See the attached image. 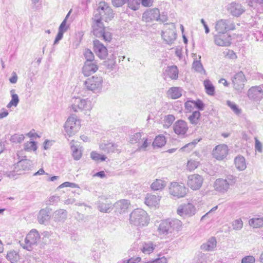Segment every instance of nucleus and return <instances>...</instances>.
Listing matches in <instances>:
<instances>
[{"label": "nucleus", "mask_w": 263, "mask_h": 263, "mask_svg": "<svg viewBox=\"0 0 263 263\" xmlns=\"http://www.w3.org/2000/svg\"><path fill=\"white\" fill-rule=\"evenodd\" d=\"M182 227V222L180 220L177 219H168L161 221L158 231L160 235L172 239L174 237L173 233L181 230Z\"/></svg>", "instance_id": "nucleus-1"}, {"label": "nucleus", "mask_w": 263, "mask_h": 263, "mask_svg": "<svg viewBox=\"0 0 263 263\" xmlns=\"http://www.w3.org/2000/svg\"><path fill=\"white\" fill-rule=\"evenodd\" d=\"M129 222L137 226H144L149 223L147 213L141 209L134 210L130 214Z\"/></svg>", "instance_id": "nucleus-2"}, {"label": "nucleus", "mask_w": 263, "mask_h": 263, "mask_svg": "<svg viewBox=\"0 0 263 263\" xmlns=\"http://www.w3.org/2000/svg\"><path fill=\"white\" fill-rule=\"evenodd\" d=\"M114 15L113 11L108 5L105 2H101L94 12L93 16L107 22L113 18Z\"/></svg>", "instance_id": "nucleus-3"}, {"label": "nucleus", "mask_w": 263, "mask_h": 263, "mask_svg": "<svg viewBox=\"0 0 263 263\" xmlns=\"http://www.w3.org/2000/svg\"><path fill=\"white\" fill-rule=\"evenodd\" d=\"M84 85L87 89L93 92H99L102 88L103 78L101 77L92 76L87 79L84 82Z\"/></svg>", "instance_id": "nucleus-4"}, {"label": "nucleus", "mask_w": 263, "mask_h": 263, "mask_svg": "<svg viewBox=\"0 0 263 263\" xmlns=\"http://www.w3.org/2000/svg\"><path fill=\"white\" fill-rule=\"evenodd\" d=\"M80 127V121L74 116L69 117L64 125L65 131L69 137L74 135L78 131Z\"/></svg>", "instance_id": "nucleus-5"}, {"label": "nucleus", "mask_w": 263, "mask_h": 263, "mask_svg": "<svg viewBox=\"0 0 263 263\" xmlns=\"http://www.w3.org/2000/svg\"><path fill=\"white\" fill-rule=\"evenodd\" d=\"M72 109L74 112L78 111H90L92 106L90 101L82 99L79 97L73 98L72 99Z\"/></svg>", "instance_id": "nucleus-6"}, {"label": "nucleus", "mask_w": 263, "mask_h": 263, "mask_svg": "<svg viewBox=\"0 0 263 263\" xmlns=\"http://www.w3.org/2000/svg\"><path fill=\"white\" fill-rule=\"evenodd\" d=\"M40 239V235L37 230L33 229L27 235L25 243L21 244L24 249L30 251L32 247L36 245Z\"/></svg>", "instance_id": "nucleus-7"}, {"label": "nucleus", "mask_w": 263, "mask_h": 263, "mask_svg": "<svg viewBox=\"0 0 263 263\" xmlns=\"http://www.w3.org/2000/svg\"><path fill=\"white\" fill-rule=\"evenodd\" d=\"M234 88L238 92L241 93L247 82L245 75L242 71L235 73L232 78Z\"/></svg>", "instance_id": "nucleus-8"}, {"label": "nucleus", "mask_w": 263, "mask_h": 263, "mask_svg": "<svg viewBox=\"0 0 263 263\" xmlns=\"http://www.w3.org/2000/svg\"><path fill=\"white\" fill-rule=\"evenodd\" d=\"M235 28V24L229 20H219L216 23L215 26V30L217 33H227L228 31L233 30Z\"/></svg>", "instance_id": "nucleus-9"}, {"label": "nucleus", "mask_w": 263, "mask_h": 263, "mask_svg": "<svg viewBox=\"0 0 263 263\" xmlns=\"http://www.w3.org/2000/svg\"><path fill=\"white\" fill-rule=\"evenodd\" d=\"M203 181L202 176L194 174L188 176L187 185L193 190H198L202 186Z\"/></svg>", "instance_id": "nucleus-10"}, {"label": "nucleus", "mask_w": 263, "mask_h": 263, "mask_svg": "<svg viewBox=\"0 0 263 263\" xmlns=\"http://www.w3.org/2000/svg\"><path fill=\"white\" fill-rule=\"evenodd\" d=\"M187 189L184 185L177 182H172L169 188L170 193L178 198L183 197L186 194Z\"/></svg>", "instance_id": "nucleus-11"}, {"label": "nucleus", "mask_w": 263, "mask_h": 263, "mask_svg": "<svg viewBox=\"0 0 263 263\" xmlns=\"http://www.w3.org/2000/svg\"><path fill=\"white\" fill-rule=\"evenodd\" d=\"M177 213L183 217H191L195 215L196 208L194 205L190 203L181 204L178 206Z\"/></svg>", "instance_id": "nucleus-12"}, {"label": "nucleus", "mask_w": 263, "mask_h": 263, "mask_svg": "<svg viewBox=\"0 0 263 263\" xmlns=\"http://www.w3.org/2000/svg\"><path fill=\"white\" fill-rule=\"evenodd\" d=\"M231 36L226 33L214 34L215 44L219 46H229L231 44Z\"/></svg>", "instance_id": "nucleus-13"}, {"label": "nucleus", "mask_w": 263, "mask_h": 263, "mask_svg": "<svg viewBox=\"0 0 263 263\" xmlns=\"http://www.w3.org/2000/svg\"><path fill=\"white\" fill-rule=\"evenodd\" d=\"M228 151V147L227 145L224 144H219L214 148L212 155L213 157L217 160H223L227 156Z\"/></svg>", "instance_id": "nucleus-14"}, {"label": "nucleus", "mask_w": 263, "mask_h": 263, "mask_svg": "<svg viewBox=\"0 0 263 263\" xmlns=\"http://www.w3.org/2000/svg\"><path fill=\"white\" fill-rule=\"evenodd\" d=\"M92 32L94 35L97 37H100L102 35V32L105 29L104 25L102 22V20L93 16L92 18Z\"/></svg>", "instance_id": "nucleus-15"}, {"label": "nucleus", "mask_w": 263, "mask_h": 263, "mask_svg": "<svg viewBox=\"0 0 263 263\" xmlns=\"http://www.w3.org/2000/svg\"><path fill=\"white\" fill-rule=\"evenodd\" d=\"M112 203L104 196L100 197L98 202V209L102 213H109L113 209Z\"/></svg>", "instance_id": "nucleus-16"}, {"label": "nucleus", "mask_w": 263, "mask_h": 263, "mask_svg": "<svg viewBox=\"0 0 263 263\" xmlns=\"http://www.w3.org/2000/svg\"><path fill=\"white\" fill-rule=\"evenodd\" d=\"M248 96L250 99L255 101H259L263 98V91L260 86L251 87L248 91Z\"/></svg>", "instance_id": "nucleus-17"}, {"label": "nucleus", "mask_w": 263, "mask_h": 263, "mask_svg": "<svg viewBox=\"0 0 263 263\" xmlns=\"http://www.w3.org/2000/svg\"><path fill=\"white\" fill-rule=\"evenodd\" d=\"M93 50L98 57L101 59H105L107 54L108 51L106 47L99 40L93 41Z\"/></svg>", "instance_id": "nucleus-18"}, {"label": "nucleus", "mask_w": 263, "mask_h": 263, "mask_svg": "<svg viewBox=\"0 0 263 263\" xmlns=\"http://www.w3.org/2000/svg\"><path fill=\"white\" fill-rule=\"evenodd\" d=\"M142 18L146 22L159 21V18H160L159 10L157 8L147 10L143 13Z\"/></svg>", "instance_id": "nucleus-19"}, {"label": "nucleus", "mask_w": 263, "mask_h": 263, "mask_svg": "<svg viewBox=\"0 0 263 263\" xmlns=\"http://www.w3.org/2000/svg\"><path fill=\"white\" fill-rule=\"evenodd\" d=\"M228 10L233 16L238 17L245 12V9L241 4L232 2L228 5Z\"/></svg>", "instance_id": "nucleus-20"}, {"label": "nucleus", "mask_w": 263, "mask_h": 263, "mask_svg": "<svg viewBox=\"0 0 263 263\" xmlns=\"http://www.w3.org/2000/svg\"><path fill=\"white\" fill-rule=\"evenodd\" d=\"M98 67L97 61L85 62L82 68V72L85 76H89L96 72Z\"/></svg>", "instance_id": "nucleus-21"}, {"label": "nucleus", "mask_w": 263, "mask_h": 263, "mask_svg": "<svg viewBox=\"0 0 263 263\" xmlns=\"http://www.w3.org/2000/svg\"><path fill=\"white\" fill-rule=\"evenodd\" d=\"M188 128L186 122L182 120L177 121L173 125L174 131L177 135H184Z\"/></svg>", "instance_id": "nucleus-22"}, {"label": "nucleus", "mask_w": 263, "mask_h": 263, "mask_svg": "<svg viewBox=\"0 0 263 263\" xmlns=\"http://www.w3.org/2000/svg\"><path fill=\"white\" fill-rule=\"evenodd\" d=\"M229 183L221 178L216 179L214 183L215 190L221 193L227 192L229 189Z\"/></svg>", "instance_id": "nucleus-23"}, {"label": "nucleus", "mask_w": 263, "mask_h": 263, "mask_svg": "<svg viewBox=\"0 0 263 263\" xmlns=\"http://www.w3.org/2000/svg\"><path fill=\"white\" fill-rule=\"evenodd\" d=\"M32 164L31 161L25 159L18 161L15 164V165L16 166V168H17L20 172V174H22L24 172L30 170Z\"/></svg>", "instance_id": "nucleus-24"}, {"label": "nucleus", "mask_w": 263, "mask_h": 263, "mask_svg": "<svg viewBox=\"0 0 263 263\" xmlns=\"http://www.w3.org/2000/svg\"><path fill=\"white\" fill-rule=\"evenodd\" d=\"M162 37L168 44H171L176 38V34L172 29H168L162 32Z\"/></svg>", "instance_id": "nucleus-25"}, {"label": "nucleus", "mask_w": 263, "mask_h": 263, "mask_svg": "<svg viewBox=\"0 0 263 263\" xmlns=\"http://www.w3.org/2000/svg\"><path fill=\"white\" fill-rule=\"evenodd\" d=\"M160 198L155 195H148L145 198V203L148 206H156L159 203Z\"/></svg>", "instance_id": "nucleus-26"}, {"label": "nucleus", "mask_w": 263, "mask_h": 263, "mask_svg": "<svg viewBox=\"0 0 263 263\" xmlns=\"http://www.w3.org/2000/svg\"><path fill=\"white\" fill-rule=\"evenodd\" d=\"M217 245V241L215 237H211L208 241L201 246V249L204 251H212L214 250Z\"/></svg>", "instance_id": "nucleus-27"}, {"label": "nucleus", "mask_w": 263, "mask_h": 263, "mask_svg": "<svg viewBox=\"0 0 263 263\" xmlns=\"http://www.w3.org/2000/svg\"><path fill=\"white\" fill-rule=\"evenodd\" d=\"M182 90L179 87H172L168 90L167 95L170 98L176 99L182 96Z\"/></svg>", "instance_id": "nucleus-28"}, {"label": "nucleus", "mask_w": 263, "mask_h": 263, "mask_svg": "<svg viewBox=\"0 0 263 263\" xmlns=\"http://www.w3.org/2000/svg\"><path fill=\"white\" fill-rule=\"evenodd\" d=\"M164 74L172 80H176L178 78V69L176 66H168L165 70Z\"/></svg>", "instance_id": "nucleus-29"}, {"label": "nucleus", "mask_w": 263, "mask_h": 263, "mask_svg": "<svg viewBox=\"0 0 263 263\" xmlns=\"http://www.w3.org/2000/svg\"><path fill=\"white\" fill-rule=\"evenodd\" d=\"M130 203L128 200L123 199L115 203V207L117 212L120 214L124 213L128 209Z\"/></svg>", "instance_id": "nucleus-30"}, {"label": "nucleus", "mask_w": 263, "mask_h": 263, "mask_svg": "<svg viewBox=\"0 0 263 263\" xmlns=\"http://www.w3.org/2000/svg\"><path fill=\"white\" fill-rule=\"evenodd\" d=\"M156 247V245L152 241L144 242L141 248V251L145 254H149L152 253Z\"/></svg>", "instance_id": "nucleus-31"}, {"label": "nucleus", "mask_w": 263, "mask_h": 263, "mask_svg": "<svg viewBox=\"0 0 263 263\" xmlns=\"http://www.w3.org/2000/svg\"><path fill=\"white\" fill-rule=\"evenodd\" d=\"M118 145L114 143L108 142L100 145V148L107 153H113L117 149Z\"/></svg>", "instance_id": "nucleus-32"}, {"label": "nucleus", "mask_w": 263, "mask_h": 263, "mask_svg": "<svg viewBox=\"0 0 263 263\" xmlns=\"http://www.w3.org/2000/svg\"><path fill=\"white\" fill-rule=\"evenodd\" d=\"M50 218L49 215V209H42L39 212L37 216V220L40 223L43 224L47 221Z\"/></svg>", "instance_id": "nucleus-33"}, {"label": "nucleus", "mask_w": 263, "mask_h": 263, "mask_svg": "<svg viewBox=\"0 0 263 263\" xmlns=\"http://www.w3.org/2000/svg\"><path fill=\"white\" fill-rule=\"evenodd\" d=\"M234 162L236 167L239 171H243L245 170L247 167L245 159L242 156L236 157L235 159Z\"/></svg>", "instance_id": "nucleus-34"}, {"label": "nucleus", "mask_w": 263, "mask_h": 263, "mask_svg": "<svg viewBox=\"0 0 263 263\" xmlns=\"http://www.w3.org/2000/svg\"><path fill=\"white\" fill-rule=\"evenodd\" d=\"M20 175L21 174H20L18 170L16 168V166L15 164L14 165L12 170L3 172L4 176L9 178L16 179L17 178L18 176Z\"/></svg>", "instance_id": "nucleus-35"}, {"label": "nucleus", "mask_w": 263, "mask_h": 263, "mask_svg": "<svg viewBox=\"0 0 263 263\" xmlns=\"http://www.w3.org/2000/svg\"><path fill=\"white\" fill-rule=\"evenodd\" d=\"M67 218V212L66 210L60 209L55 212L54 218L57 221H63Z\"/></svg>", "instance_id": "nucleus-36"}, {"label": "nucleus", "mask_w": 263, "mask_h": 263, "mask_svg": "<svg viewBox=\"0 0 263 263\" xmlns=\"http://www.w3.org/2000/svg\"><path fill=\"white\" fill-rule=\"evenodd\" d=\"M15 90L12 89L10 90V93L11 95V100L10 102L7 104V108H11L12 106H17L19 102V98L17 94L15 93Z\"/></svg>", "instance_id": "nucleus-37"}, {"label": "nucleus", "mask_w": 263, "mask_h": 263, "mask_svg": "<svg viewBox=\"0 0 263 263\" xmlns=\"http://www.w3.org/2000/svg\"><path fill=\"white\" fill-rule=\"evenodd\" d=\"M166 143L165 137L163 135H158L156 137L153 142L154 147H161L164 146Z\"/></svg>", "instance_id": "nucleus-38"}, {"label": "nucleus", "mask_w": 263, "mask_h": 263, "mask_svg": "<svg viewBox=\"0 0 263 263\" xmlns=\"http://www.w3.org/2000/svg\"><path fill=\"white\" fill-rule=\"evenodd\" d=\"M201 138L198 139H195L192 142L189 143L182 147L179 151L181 152H185L186 153L190 152L193 149L198 142L201 140Z\"/></svg>", "instance_id": "nucleus-39"}, {"label": "nucleus", "mask_w": 263, "mask_h": 263, "mask_svg": "<svg viewBox=\"0 0 263 263\" xmlns=\"http://www.w3.org/2000/svg\"><path fill=\"white\" fill-rule=\"evenodd\" d=\"M6 257L11 263H15L19 260L20 255L16 251L11 250L7 253Z\"/></svg>", "instance_id": "nucleus-40"}, {"label": "nucleus", "mask_w": 263, "mask_h": 263, "mask_svg": "<svg viewBox=\"0 0 263 263\" xmlns=\"http://www.w3.org/2000/svg\"><path fill=\"white\" fill-rule=\"evenodd\" d=\"M206 92L211 96L214 95L215 93V87L209 80H205L203 82Z\"/></svg>", "instance_id": "nucleus-41"}, {"label": "nucleus", "mask_w": 263, "mask_h": 263, "mask_svg": "<svg viewBox=\"0 0 263 263\" xmlns=\"http://www.w3.org/2000/svg\"><path fill=\"white\" fill-rule=\"evenodd\" d=\"M165 186V183L163 180L161 179H156L151 184V188L154 191L161 190L163 189Z\"/></svg>", "instance_id": "nucleus-42"}, {"label": "nucleus", "mask_w": 263, "mask_h": 263, "mask_svg": "<svg viewBox=\"0 0 263 263\" xmlns=\"http://www.w3.org/2000/svg\"><path fill=\"white\" fill-rule=\"evenodd\" d=\"M249 225L255 228L263 226V217L251 219L249 221Z\"/></svg>", "instance_id": "nucleus-43"}, {"label": "nucleus", "mask_w": 263, "mask_h": 263, "mask_svg": "<svg viewBox=\"0 0 263 263\" xmlns=\"http://www.w3.org/2000/svg\"><path fill=\"white\" fill-rule=\"evenodd\" d=\"M142 135H143V133H136L134 135H132L130 136L129 141L131 143H138V144H140V142L142 139Z\"/></svg>", "instance_id": "nucleus-44"}, {"label": "nucleus", "mask_w": 263, "mask_h": 263, "mask_svg": "<svg viewBox=\"0 0 263 263\" xmlns=\"http://www.w3.org/2000/svg\"><path fill=\"white\" fill-rule=\"evenodd\" d=\"M227 105L236 115L238 116L241 114V109L234 102L228 100L227 101Z\"/></svg>", "instance_id": "nucleus-45"}, {"label": "nucleus", "mask_w": 263, "mask_h": 263, "mask_svg": "<svg viewBox=\"0 0 263 263\" xmlns=\"http://www.w3.org/2000/svg\"><path fill=\"white\" fill-rule=\"evenodd\" d=\"M201 114L199 111H195L188 118L191 123L197 124L200 117Z\"/></svg>", "instance_id": "nucleus-46"}, {"label": "nucleus", "mask_w": 263, "mask_h": 263, "mask_svg": "<svg viewBox=\"0 0 263 263\" xmlns=\"http://www.w3.org/2000/svg\"><path fill=\"white\" fill-rule=\"evenodd\" d=\"M71 148L72 151V156L74 160H78L82 157L81 150L79 149L76 145H71Z\"/></svg>", "instance_id": "nucleus-47"}, {"label": "nucleus", "mask_w": 263, "mask_h": 263, "mask_svg": "<svg viewBox=\"0 0 263 263\" xmlns=\"http://www.w3.org/2000/svg\"><path fill=\"white\" fill-rule=\"evenodd\" d=\"M175 118L172 115H168L165 116L164 118L163 126L165 128H168L172 124Z\"/></svg>", "instance_id": "nucleus-48"}, {"label": "nucleus", "mask_w": 263, "mask_h": 263, "mask_svg": "<svg viewBox=\"0 0 263 263\" xmlns=\"http://www.w3.org/2000/svg\"><path fill=\"white\" fill-rule=\"evenodd\" d=\"M150 143L151 142H148V139L147 138L143 137L140 144H138V149L139 151H145Z\"/></svg>", "instance_id": "nucleus-49"}, {"label": "nucleus", "mask_w": 263, "mask_h": 263, "mask_svg": "<svg viewBox=\"0 0 263 263\" xmlns=\"http://www.w3.org/2000/svg\"><path fill=\"white\" fill-rule=\"evenodd\" d=\"M91 158L95 161H105L106 159V157L104 155H101L96 152H92L90 154Z\"/></svg>", "instance_id": "nucleus-50"}, {"label": "nucleus", "mask_w": 263, "mask_h": 263, "mask_svg": "<svg viewBox=\"0 0 263 263\" xmlns=\"http://www.w3.org/2000/svg\"><path fill=\"white\" fill-rule=\"evenodd\" d=\"M199 163L198 161L192 159L188 161L186 165L187 169L190 171H194L198 167Z\"/></svg>", "instance_id": "nucleus-51"}, {"label": "nucleus", "mask_w": 263, "mask_h": 263, "mask_svg": "<svg viewBox=\"0 0 263 263\" xmlns=\"http://www.w3.org/2000/svg\"><path fill=\"white\" fill-rule=\"evenodd\" d=\"M232 226L234 230L238 231L242 229L243 222L241 218H238L232 222Z\"/></svg>", "instance_id": "nucleus-52"}, {"label": "nucleus", "mask_w": 263, "mask_h": 263, "mask_svg": "<svg viewBox=\"0 0 263 263\" xmlns=\"http://www.w3.org/2000/svg\"><path fill=\"white\" fill-rule=\"evenodd\" d=\"M128 6L132 10H136L138 9L140 5V0H127Z\"/></svg>", "instance_id": "nucleus-53"}, {"label": "nucleus", "mask_w": 263, "mask_h": 263, "mask_svg": "<svg viewBox=\"0 0 263 263\" xmlns=\"http://www.w3.org/2000/svg\"><path fill=\"white\" fill-rule=\"evenodd\" d=\"M84 55L85 57V58L86 59L85 62L96 61V60H94L95 56L93 55V53L92 52V51L90 50H89L88 49H87L85 50V51L84 53Z\"/></svg>", "instance_id": "nucleus-54"}, {"label": "nucleus", "mask_w": 263, "mask_h": 263, "mask_svg": "<svg viewBox=\"0 0 263 263\" xmlns=\"http://www.w3.org/2000/svg\"><path fill=\"white\" fill-rule=\"evenodd\" d=\"M24 138L23 134H15L11 136L10 141L13 143H21L24 140Z\"/></svg>", "instance_id": "nucleus-55"}, {"label": "nucleus", "mask_w": 263, "mask_h": 263, "mask_svg": "<svg viewBox=\"0 0 263 263\" xmlns=\"http://www.w3.org/2000/svg\"><path fill=\"white\" fill-rule=\"evenodd\" d=\"M37 147L36 145V143L34 141H30L29 142L25 143L24 144V149L26 151H35L36 150Z\"/></svg>", "instance_id": "nucleus-56"}, {"label": "nucleus", "mask_w": 263, "mask_h": 263, "mask_svg": "<svg viewBox=\"0 0 263 263\" xmlns=\"http://www.w3.org/2000/svg\"><path fill=\"white\" fill-rule=\"evenodd\" d=\"M193 68L198 72L203 70V66L200 61H195L193 63Z\"/></svg>", "instance_id": "nucleus-57"}, {"label": "nucleus", "mask_w": 263, "mask_h": 263, "mask_svg": "<svg viewBox=\"0 0 263 263\" xmlns=\"http://www.w3.org/2000/svg\"><path fill=\"white\" fill-rule=\"evenodd\" d=\"M101 34L102 35H101L100 37H103V40L105 41L109 42L111 41L112 39V36L110 32L108 31H105L104 30L102 32Z\"/></svg>", "instance_id": "nucleus-58"}, {"label": "nucleus", "mask_w": 263, "mask_h": 263, "mask_svg": "<svg viewBox=\"0 0 263 263\" xmlns=\"http://www.w3.org/2000/svg\"><path fill=\"white\" fill-rule=\"evenodd\" d=\"M194 106L200 110H203L204 108V104L202 101L199 99L194 101L193 100Z\"/></svg>", "instance_id": "nucleus-59"}, {"label": "nucleus", "mask_w": 263, "mask_h": 263, "mask_svg": "<svg viewBox=\"0 0 263 263\" xmlns=\"http://www.w3.org/2000/svg\"><path fill=\"white\" fill-rule=\"evenodd\" d=\"M64 187H70L72 188H79V186L78 184L74 183H71L69 182H65L61 184L58 187L59 188H63Z\"/></svg>", "instance_id": "nucleus-60"}, {"label": "nucleus", "mask_w": 263, "mask_h": 263, "mask_svg": "<svg viewBox=\"0 0 263 263\" xmlns=\"http://www.w3.org/2000/svg\"><path fill=\"white\" fill-rule=\"evenodd\" d=\"M255 258L253 256H247L243 257L241 259V263H254Z\"/></svg>", "instance_id": "nucleus-61"}, {"label": "nucleus", "mask_w": 263, "mask_h": 263, "mask_svg": "<svg viewBox=\"0 0 263 263\" xmlns=\"http://www.w3.org/2000/svg\"><path fill=\"white\" fill-rule=\"evenodd\" d=\"M112 5L116 7H119L123 5L127 0H111Z\"/></svg>", "instance_id": "nucleus-62"}, {"label": "nucleus", "mask_w": 263, "mask_h": 263, "mask_svg": "<svg viewBox=\"0 0 263 263\" xmlns=\"http://www.w3.org/2000/svg\"><path fill=\"white\" fill-rule=\"evenodd\" d=\"M141 260V258L139 257L131 258L128 260H123V263H138Z\"/></svg>", "instance_id": "nucleus-63"}, {"label": "nucleus", "mask_w": 263, "mask_h": 263, "mask_svg": "<svg viewBox=\"0 0 263 263\" xmlns=\"http://www.w3.org/2000/svg\"><path fill=\"white\" fill-rule=\"evenodd\" d=\"M145 263H167V260L165 257H161Z\"/></svg>", "instance_id": "nucleus-64"}]
</instances>
